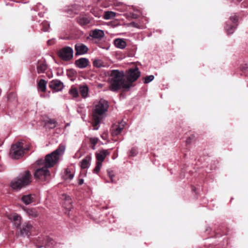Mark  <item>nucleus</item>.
Returning <instances> with one entry per match:
<instances>
[{
    "instance_id": "f3484780",
    "label": "nucleus",
    "mask_w": 248,
    "mask_h": 248,
    "mask_svg": "<svg viewBox=\"0 0 248 248\" xmlns=\"http://www.w3.org/2000/svg\"><path fill=\"white\" fill-rule=\"evenodd\" d=\"M21 200L25 204L28 205L35 201L34 196L31 194L24 195L22 196Z\"/></svg>"
},
{
    "instance_id": "f257e3e1",
    "label": "nucleus",
    "mask_w": 248,
    "mask_h": 248,
    "mask_svg": "<svg viewBox=\"0 0 248 248\" xmlns=\"http://www.w3.org/2000/svg\"><path fill=\"white\" fill-rule=\"evenodd\" d=\"M65 150V145L61 144L56 150L46 155L44 159L38 160L36 164L39 167L34 173V178L42 182L47 181L50 175L48 169L53 167L56 164L60 156L64 154Z\"/></svg>"
},
{
    "instance_id": "b1692460",
    "label": "nucleus",
    "mask_w": 248,
    "mask_h": 248,
    "mask_svg": "<svg viewBox=\"0 0 248 248\" xmlns=\"http://www.w3.org/2000/svg\"><path fill=\"white\" fill-rule=\"evenodd\" d=\"M71 200L69 196L66 197L65 201L63 203V206L68 210H70L72 208Z\"/></svg>"
},
{
    "instance_id": "2eb2a0df",
    "label": "nucleus",
    "mask_w": 248,
    "mask_h": 248,
    "mask_svg": "<svg viewBox=\"0 0 248 248\" xmlns=\"http://www.w3.org/2000/svg\"><path fill=\"white\" fill-rule=\"evenodd\" d=\"M89 60L85 58H81L75 61L76 66L81 69L86 68L89 65Z\"/></svg>"
},
{
    "instance_id": "cd10ccee",
    "label": "nucleus",
    "mask_w": 248,
    "mask_h": 248,
    "mask_svg": "<svg viewBox=\"0 0 248 248\" xmlns=\"http://www.w3.org/2000/svg\"><path fill=\"white\" fill-rule=\"evenodd\" d=\"M98 140V138L96 137L91 138L90 139V142L93 145L92 148L93 150H94L95 149V145L97 143Z\"/></svg>"
},
{
    "instance_id": "7c9ffc66",
    "label": "nucleus",
    "mask_w": 248,
    "mask_h": 248,
    "mask_svg": "<svg viewBox=\"0 0 248 248\" xmlns=\"http://www.w3.org/2000/svg\"><path fill=\"white\" fill-rule=\"evenodd\" d=\"M46 123L52 125L50 127L51 128H54L56 126L57 121L55 119H49Z\"/></svg>"
},
{
    "instance_id": "9b49d317",
    "label": "nucleus",
    "mask_w": 248,
    "mask_h": 248,
    "mask_svg": "<svg viewBox=\"0 0 248 248\" xmlns=\"http://www.w3.org/2000/svg\"><path fill=\"white\" fill-rule=\"evenodd\" d=\"M124 123L121 122L118 124L112 126L111 129V133L112 136H116L120 134L124 128Z\"/></svg>"
},
{
    "instance_id": "412c9836",
    "label": "nucleus",
    "mask_w": 248,
    "mask_h": 248,
    "mask_svg": "<svg viewBox=\"0 0 248 248\" xmlns=\"http://www.w3.org/2000/svg\"><path fill=\"white\" fill-rule=\"evenodd\" d=\"M24 210L29 216L32 217H35L38 216V212L34 208H25Z\"/></svg>"
},
{
    "instance_id": "dca6fc26",
    "label": "nucleus",
    "mask_w": 248,
    "mask_h": 248,
    "mask_svg": "<svg viewBox=\"0 0 248 248\" xmlns=\"http://www.w3.org/2000/svg\"><path fill=\"white\" fill-rule=\"evenodd\" d=\"M9 219L12 220L14 225L16 227L18 228L20 226L21 219V217L20 216L16 213H14L10 215Z\"/></svg>"
},
{
    "instance_id": "9d476101",
    "label": "nucleus",
    "mask_w": 248,
    "mask_h": 248,
    "mask_svg": "<svg viewBox=\"0 0 248 248\" xmlns=\"http://www.w3.org/2000/svg\"><path fill=\"white\" fill-rule=\"evenodd\" d=\"M32 225L29 222H25L20 228V235L23 236H29Z\"/></svg>"
},
{
    "instance_id": "ddd939ff",
    "label": "nucleus",
    "mask_w": 248,
    "mask_h": 248,
    "mask_svg": "<svg viewBox=\"0 0 248 248\" xmlns=\"http://www.w3.org/2000/svg\"><path fill=\"white\" fill-rule=\"evenodd\" d=\"M90 36L93 38L101 40L104 37L105 33L103 30L95 29L91 31Z\"/></svg>"
},
{
    "instance_id": "0eeeda50",
    "label": "nucleus",
    "mask_w": 248,
    "mask_h": 248,
    "mask_svg": "<svg viewBox=\"0 0 248 248\" xmlns=\"http://www.w3.org/2000/svg\"><path fill=\"white\" fill-rule=\"evenodd\" d=\"M230 20L234 24L231 25L227 24L225 26V29L228 34L233 33L237 28V24L236 23L238 21V17L236 15L232 16L230 17Z\"/></svg>"
},
{
    "instance_id": "4468645a",
    "label": "nucleus",
    "mask_w": 248,
    "mask_h": 248,
    "mask_svg": "<svg viewBox=\"0 0 248 248\" xmlns=\"http://www.w3.org/2000/svg\"><path fill=\"white\" fill-rule=\"evenodd\" d=\"M109 155V153L108 150H101L99 153L95 154L97 162H102L105 160L106 157Z\"/></svg>"
},
{
    "instance_id": "423d86ee",
    "label": "nucleus",
    "mask_w": 248,
    "mask_h": 248,
    "mask_svg": "<svg viewBox=\"0 0 248 248\" xmlns=\"http://www.w3.org/2000/svg\"><path fill=\"white\" fill-rule=\"evenodd\" d=\"M58 55L64 61H70L73 57V49L70 46L64 47L59 51Z\"/></svg>"
},
{
    "instance_id": "a878e982",
    "label": "nucleus",
    "mask_w": 248,
    "mask_h": 248,
    "mask_svg": "<svg viewBox=\"0 0 248 248\" xmlns=\"http://www.w3.org/2000/svg\"><path fill=\"white\" fill-rule=\"evenodd\" d=\"M93 65L94 67L100 68L104 66V63L100 59H95L93 62Z\"/></svg>"
},
{
    "instance_id": "4c0bfd02",
    "label": "nucleus",
    "mask_w": 248,
    "mask_h": 248,
    "mask_svg": "<svg viewBox=\"0 0 248 248\" xmlns=\"http://www.w3.org/2000/svg\"><path fill=\"white\" fill-rule=\"evenodd\" d=\"M83 182H84V180L83 179H79L78 180V185H81L82 184H83Z\"/></svg>"
},
{
    "instance_id": "39448f33",
    "label": "nucleus",
    "mask_w": 248,
    "mask_h": 248,
    "mask_svg": "<svg viewBox=\"0 0 248 248\" xmlns=\"http://www.w3.org/2000/svg\"><path fill=\"white\" fill-rule=\"evenodd\" d=\"M24 143L22 141H17L11 146L9 155L11 158L15 159H18L22 157L26 148L23 147Z\"/></svg>"
},
{
    "instance_id": "ea45409f",
    "label": "nucleus",
    "mask_w": 248,
    "mask_h": 248,
    "mask_svg": "<svg viewBox=\"0 0 248 248\" xmlns=\"http://www.w3.org/2000/svg\"><path fill=\"white\" fill-rule=\"evenodd\" d=\"M186 143H190V141H189V140H186Z\"/></svg>"
},
{
    "instance_id": "2f4dec72",
    "label": "nucleus",
    "mask_w": 248,
    "mask_h": 248,
    "mask_svg": "<svg viewBox=\"0 0 248 248\" xmlns=\"http://www.w3.org/2000/svg\"><path fill=\"white\" fill-rule=\"evenodd\" d=\"M138 153V148H135L134 147L131 148V149L130 150L128 155L130 156H135Z\"/></svg>"
},
{
    "instance_id": "a211bd4d",
    "label": "nucleus",
    "mask_w": 248,
    "mask_h": 248,
    "mask_svg": "<svg viewBox=\"0 0 248 248\" xmlns=\"http://www.w3.org/2000/svg\"><path fill=\"white\" fill-rule=\"evenodd\" d=\"M114 44L116 47L120 49H124L126 45V42L123 39L117 38L114 40Z\"/></svg>"
},
{
    "instance_id": "e433bc0d",
    "label": "nucleus",
    "mask_w": 248,
    "mask_h": 248,
    "mask_svg": "<svg viewBox=\"0 0 248 248\" xmlns=\"http://www.w3.org/2000/svg\"><path fill=\"white\" fill-rule=\"evenodd\" d=\"M47 241H48V245H53V240L50 238H47Z\"/></svg>"
},
{
    "instance_id": "bb28decb",
    "label": "nucleus",
    "mask_w": 248,
    "mask_h": 248,
    "mask_svg": "<svg viewBox=\"0 0 248 248\" xmlns=\"http://www.w3.org/2000/svg\"><path fill=\"white\" fill-rule=\"evenodd\" d=\"M41 26L42 27V30L44 31H48L50 27V24L48 22L46 21H43L42 24Z\"/></svg>"
},
{
    "instance_id": "6ab92c4d",
    "label": "nucleus",
    "mask_w": 248,
    "mask_h": 248,
    "mask_svg": "<svg viewBox=\"0 0 248 248\" xmlns=\"http://www.w3.org/2000/svg\"><path fill=\"white\" fill-rule=\"evenodd\" d=\"M91 160V156L90 155L86 156L81 161V168L82 169H86L89 167L90 161Z\"/></svg>"
},
{
    "instance_id": "5701e85b",
    "label": "nucleus",
    "mask_w": 248,
    "mask_h": 248,
    "mask_svg": "<svg viewBox=\"0 0 248 248\" xmlns=\"http://www.w3.org/2000/svg\"><path fill=\"white\" fill-rule=\"evenodd\" d=\"M115 16V13L112 11H107L105 12L103 17L106 20H108L114 18Z\"/></svg>"
},
{
    "instance_id": "aec40b11",
    "label": "nucleus",
    "mask_w": 248,
    "mask_h": 248,
    "mask_svg": "<svg viewBox=\"0 0 248 248\" xmlns=\"http://www.w3.org/2000/svg\"><path fill=\"white\" fill-rule=\"evenodd\" d=\"M79 91L83 98H86L88 96L89 89L86 85L80 86Z\"/></svg>"
},
{
    "instance_id": "f03ea898",
    "label": "nucleus",
    "mask_w": 248,
    "mask_h": 248,
    "mask_svg": "<svg viewBox=\"0 0 248 248\" xmlns=\"http://www.w3.org/2000/svg\"><path fill=\"white\" fill-rule=\"evenodd\" d=\"M111 84L109 89L113 91H117L122 89L123 91H128L132 85V83L136 81L140 77V72L138 68L130 69L127 72V75L124 78V74L123 71L120 72L118 70H113L111 72Z\"/></svg>"
},
{
    "instance_id": "1a4fd4ad",
    "label": "nucleus",
    "mask_w": 248,
    "mask_h": 248,
    "mask_svg": "<svg viewBox=\"0 0 248 248\" xmlns=\"http://www.w3.org/2000/svg\"><path fill=\"white\" fill-rule=\"evenodd\" d=\"M75 49L76 55H81L86 53L88 51V47L82 43H78L75 45Z\"/></svg>"
},
{
    "instance_id": "f8f14e48",
    "label": "nucleus",
    "mask_w": 248,
    "mask_h": 248,
    "mask_svg": "<svg viewBox=\"0 0 248 248\" xmlns=\"http://www.w3.org/2000/svg\"><path fill=\"white\" fill-rule=\"evenodd\" d=\"M49 87L56 91L62 90L63 87V84L62 82L59 80H53L49 83Z\"/></svg>"
},
{
    "instance_id": "c9c22d12",
    "label": "nucleus",
    "mask_w": 248,
    "mask_h": 248,
    "mask_svg": "<svg viewBox=\"0 0 248 248\" xmlns=\"http://www.w3.org/2000/svg\"><path fill=\"white\" fill-rule=\"evenodd\" d=\"M108 176L109 177V178L111 179V182L113 183L114 181L113 180V177L114 176V174H113V171L111 170H108Z\"/></svg>"
},
{
    "instance_id": "58836bf2",
    "label": "nucleus",
    "mask_w": 248,
    "mask_h": 248,
    "mask_svg": "<svg viewBox=\"0 0 248 248\" xmlns=\"http://www.w3.org/2000/svg\"><path fill=\"white\" fill-rule=\"evenodd\" d=\"M54 43L53 40H49L47 41V44L48 45H51Z\"/></svg>"
},
{
    "instance_id": "7ed1b4c3",
    "label": "nucleus",
    "mask_w": 248,
    "mask_h": 248,
    "mask_svg": "<svg viewBox=\"0 0 248 248\" xmlns=\"http://www.w3.org/2000/svg\"><path fill=\"white\" fill-rule=\"evenodd\" d=\"M108 102L103 99H101L98 103L95 105V108L93 114V130H96L98 129V125L101 121L100 116L103 115L108 111Z\"/></svg>"
},
{
    "instance_id": "c85d7f7f",
    "label": "nucleus",
    "mask_w": 248,
    "mask_h": 248,
    "mask_svg": "<svg viewBox=\"0 0 248 248\" xmlns=\"http://www.w3.org/2000/svg\"><path fill=\"white\" fill-rule=\"evenodd\" d=\"M74 177V174L71 173L68 170H65V174L64 178L65 180H72Z\"/></svg>"
},
{
    "instance_id": "473e14b6",
    "label": "nucleus",
    "mask_w": 248,
    "mask_h": 248,
    "mask_svg": "<svg viewBox=\"0 0 248 248\" xmlns=\"http://www.w3.org/2000/svg\"><path fill=\"white\" fill-rule=\"evenodd\" d=\"M102 165V163H100V162H96V166L93 170V172L97 173L100 171Z\"/></svg>"
},
{
    "instance_id": "20e7f679",
    "label": "nucleus",
    "mask_w": 248,
    "mask_h": 248,
    "mask_svg": "<svg viewBox=\"0 0 248 248\" xmlns=\"http://www.w3.org/2000/svg\"><path fill=\"white\" fill-rule=\"evenodd\" d=\"M31 175L29 171L20 174L10 182V186L13 190L18 191L28 185L31 182Z\"/></svg>"
},
{
    "instance_id": "c756f323",
    "label": "nucleus",
    "mask_w": 248,
    "mask_h": 248,
    "mask_svg": "<svg viewBox=\"0 0 248 248\" xmlns=\"http://www.w3.org/2000/svg\"><path fill=\"white\" fill-rule=\"evenodd\" d=\"M154 76L153 75H150L146 76V77L143 78V82L145 84H147L150 82H151L154 79Z\"/></svg>"
},
{
    "instance_id": "4be33fe9",
    "label": "nucleus",
    "mask_w": 248,
    "mask_h": 248,
    "mask_svg": "<svg viewBox=\"0 0 248 248\" xmlns=\"http://www.w3.org/2000/svg\"><path fill=\"white\" fill-rule=\"evenodd\" d=\"M47 82L44 79H41L38 83V89L42 92H45L46 90Z\"/></svg>"
},
{
    "instance_id": "393cba45",
    "label": "nucleus",
    "mask_w": 248,
    "mask_h": 248,
    "mask_svg": "<svg viewBox=\"0 0 248 248\" xmlns=\"http://www.w3.org/2000/svg\"><path fill=\"white\" fill-rule=\"evenodd\" d=\"M90 22V19L85 17H81L78 20V22L82 26L87 25Z\"/></svg>"
},
{
    "instance_id": "72a5a7b5",
    "label": "nucleus",
    "mask_w": 248,
    "mask_h": 248,
    "mask_svg": "<svg viewBox=\"0 0 248 248\" xmlns=\"http://www.w3.org/2000/svg\"><path fill=\"white\" fill-rule=\"evenodd\" d=\"M70 93L74 97H78V90L75 89V88H74V89H72L70 91Z\"/></svg>"
},
{
    "instance_id": "6e6552de",
    "label": "nucleus",
    "mask_w": 248,
    "mask_h": 248,
    "mask_svg": "<svg viewBox=\"0 0 248 248\" xmlns=\"http://www.w3.org/2000/svg\"><path fill=\"white\" fill-rule=\"evenodd\" d=\"M47 68V64L44 59H42L38 61L36 64V70L38 74L46 73Z\"/></svg>"
},
{
    "instance_id": "f704fd0d",
    "label": "nucleus",
    "mask_w": 248,
    "mask_h": 248,
    "mask_svg": "<svg viewBox=\"0 0 248 248\" xmlns=\"http://www.w3.org/2000/svg\"><path fill=\"white\" fill-rule=\"evenodd\" d=\"M141 14V13L140 12V15ZM144 21H145L146 22H148V19L146 18V17H141V16H140V23L142 22H143ZM142 26L140 25V29H142V28H146L145 26H143L142 27H141Z\"/></svg>"
},
{
    "instance_id": "a19ab883",
    "label": "nucleus",
    "mask_w": 248,
    "mask_h": 248,
    "mask_svg": "<svg viewBox=\"0 0 248 248\" xmlns=\"http://www.w3.org/2000/svg\"><path fill=\"white\" fill-rule=\"evenodd\" d=\"M69 123H67V124H66L65 126H66V127H67V126H69Z\"/></svg>"
}]
</instances>
